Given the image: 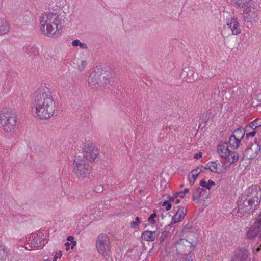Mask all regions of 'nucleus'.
<instances>
[{
	"instance_id": "nucleus-1",
	"label": "nucleus",
	"mask_w": 261,
	"mask_h": 261,
	"mask_svg": "<svg viewBox=\"0 0 261 261\" xmlns=\"http://www.w3.org/2000/svg\"><path fill=\"white\" fill-rule=\"evenodd\" d=\"M33 103L37 117L40 119H47L53 116L55 103L51 92L48 89H38L33 96Z\"/></svg>"
},
{
	"instance_id": "nucleus-2",
	"label": "nucleus",
	"mask_w": 261,
	"mask_h": 261,
	"mask_svg": "<svg viewBox=\"0 0 261 261\" xmlns=\"http://www.w3.org/2000/svg\"><path fill=\"white\" fill-rule=\"evenodd\" d=\"M0 122L7 132H13L17 123V114L12 108H4L0 114Z\"/></svg>"
},
{
	"instance_id": "nucleus-3",
	"label": "nucleus",
	"mask_w": 261,
	"mask_h": 261,
	"mask_svg": "<svg viewBox=\"0 0 261 261\" xmlns=\"http://www.w3.org/2000/svg\"><path fill=\"white\" fill-rule=\"evenodd\" d=\"M112 70L105 71L101 67H96L88 77V83L91 86H101L107 84L110 78L114 76Z\"/></svg>"
},
{
	"instance_id": "nucleus-4",
	"label": "nucleus",
	"mask_w": 261,
	"mask_h": 261,
	"mask_svg": "<svg viewBox=\"0 0 261 261\" xmlns=\"http://www.w3.org/2000/svg\"><path fill=\"white\" fill-rule=\"evenodd\" d=\"M57 14L53 12H48L42 14L40 19V28L42 32L47 36H53L55 34V28L54 25Z\"/></svg>"
},
{
	"instance_id": "nucleus-5",
	"label": "nucleus",
	"mask_w": 261,
	"mask_h": 261,
	"mask_svg": "<svg viewBox=\"0 0 261 261\" xmlns=\"http://www.w3.org/2000/svg\"><path fill=\"white\" fill-rule=\"evenodd\" d=\"M96 247L98 253L105 258L108 259L111 255L110 239L106 234H100L98 236L96 242Z\"/></svg>"
},
{
	"instance_id": "nucleus-6",
	"label": "nucleus",
	"mask_w": 261,
	"mask_h": 261,
	"mask_svg": "<svg viewBox=\"0 0 261 261\" xmlns=\"http://www.w3.org/2000/svg\"><path fill=\"white\" fill-rule=\"evenodd\" d=\"M73 165L74 172L78 177L84 178L91 171V167L89 164V162L82 156H75Z\"/></svg>"
},
{
	"instance_id": "nucleus-7",
	"label": "nucleus",
	"mask_w": 261,
	"mask_h": 261,
	"mask_svg": "<svg viewBox=\"0 0 261 261\" xmlns=\"http://www.w3.org/2000/svg\"><path fill=\"white\" fill-rule=\"evenodd\" d=\"M191 243L185 239H180L174 244V247L176 248L177 254L180 255L182 257L189 256L192 251Z\"/></svg>"
},
{
	"instance_id": "nucleus-8",
	"label": "nucleus",
	"mask_w": 261,
	"mask_h": 261,
	"mask_svg": "<svg viewBox=\"0 0 261 261\" xmlns=\"http://www.w3.org/2000/svg\"><path fill=\"white\" fill-rule=\"evenodd\" d=\"M83 151L84 154L82 157H84L86 161L90 162H94L99 153L97 147L92 143L85 145L83 147Z\"/></svg>"
},
{
	"instance_id": "nucleus-9",
	"label": "nucleus",
	"mask_w": 261,
	"mask_h": 261,
	"mask_svg": "<svg viewBox=\"0 0 261 261\" xmlns=\"http://www.w3.org/2000/svg\"><path fill=\"white\" fill-rule=\"evenodd\" d=\"M261 146L256 141L250 143L248 146L243 151V157L249 160L255 158L260 151Z\"/></svg>"
},
{
	"instance_id": "nucleus-10",
	"label": "nucleus",
	"mask_w": 261,
	"mask_h": 261,
	"mask_svg": "<svg viewBox=\"0 0 261 261\" xmlns=\"http://www.w3.org/2000/svg\"><path fill=\"white\" fill-rule=\"evenodd\" d=\"M247 197L255 203V207L258 205L261 199V189L256 185L249 187L247 191Z\"/></svg>"
},
{
	"instance_id": "nucleus-11",
	"label": "nucleus",
	"mask_w": 261,
	"mask_h": 261,
	"mask_svg": "<svg viewBox=\"0 0 261 261\" xmlns=\"http://www.w3.org/2000/svg\"><path fill=\"white\" fill-rule=\"evenodd\" d=\"M261 226V212L258 217L255 220L254 223L251 226L247 232V237L248 239H251L254 238L260 231Z\"/></svg>"
},
{
	"instance_id": "nucleus-12",
	"label": "nucleus",
	"mask_w": 261,
	"mask_h": 261,
	"mask_svg": "<svg viewBox=\"0 0 261 261\" xmlns=\"http://www.w3.org/2000/svg\"><path fill=\"white\" fill-rule=\"evenodd\" d=\"M203 96L206 95L207 97H211V98L216 99L219 97L221 91L219 86H217L216 82H213L208 88H206L203 92Z\"/></svg>"
},
{
	"instance_id": "nucleus-13",
	"label": "nucleus",
	"mask_w": 261,
	"mask_h": 261,
	"mask_svg": "<svg viewBox=\"0 0 261 261\" xmlns=\"http://www.w3.org/2000/svg\"><path fill=\"white\" fill-rule=\"evenodd\" d=\"M255 206V203L251 200V199L247 198L243 200L242 203H240L238 205L237 213L244 215L249 213L252 209L253 205Z\"/></svg>"
},
{
	"instance_id": "nucleus-14",
	"label": "nucleus",
	"mask_w": 261,
	"mask_h": 261,
	"mask_svg": "<svg viewBox=\"0 0 261 261\" xmlns=\"http://www.w3.org/2000/svg\"><path fill=\"white\" fill-rule=\"evenodd\" d=\"M177 208L178 209L176 211L175 214L172 217L171 224H169L168 226H166V228L168 227H171L172 224L179 222L185 218L187 212V209L182 206H178Z\"/></svg>"
},
{
	"instance_id": "nucleus-15",
	"label": "nucleus",
	"mask_w": 261,
	"mask_h": 261,
	"mask_svg": "<svg viewBox=\"0 0 261 261\" xmlns=\"http://www.w3.org/2000/svg\"><path fill=\"white\" fill-rule=\"evenodd\" d=\"M226 24L231 29L233 35H237L241 33V28L237 17L231 16L227 18Z\"/></svg>"
},
{
	"instance_id": "nucleus-16",
	"label": "nucleus",
	"mask_w": 261,
	"mask_h": 261,
	"mask_svg": "<svg viewBox=\"0 0 261 261\" xmlns=\"http://www.w3.org/2000/svg\"><path fill=\"white\" fill-rule=\"evenodd\" d=\"M243 20L247 22H256L259 19V16L257 10L255 8H252L247 11L243 14Z\"/></svg>"
},
{
	"instance_id": "nucleus-17",
	"label": "nucleus",
	"mask_w": 261,
	"mask_h": 261,
	"mask_svg": "<svg viewBox=\"0 0 261 261\" xmlns=\"http://www.w3.org/2000/svg\"><path fill=\"white\" fill-rule=\"evenodd\" d=\"M217 152L221 158H226L230 156L231 151L228 149L227 142L217 146Z\"/></svg>"
},
{
	"instance_id": "nucleus-18",
	"label": "nucleus",
	"mask_w": 261,
	"mask_h": 261,
	"mask_svg": "<svg viewBox=\"0 0 261 261\" xmlns=\"http://www.w3.org/2000/svg\"><path fill=\"white\" fill-rule=\"evenodd\" d=\"M248 257V251L245 248H241L231 258V261H246Z\"/></svg>"
},
{
	"instance_id": "nucleus-19",
	"label": "nucleus",
	"mask_w": 261,
	"mask_h": 261,
	"mask_svg": "<svg viewBox=\"0 0 261 261\" xmlns=\"http://www.w3.org/2000/svg\"><path fill=\"white\" fill-rule=\"evenodd\" d=\"M249 124L251 125L253 129L252 132L246 133V137L247 138L255 136L257 132L259 130L260 128H261V124L258 123L257 119H255L253 121H251L250 123H249Z\"/></svg>"
},
{
	"instance_id": "nucleus-20",
	"label": "nucleus",
	"mask_w": 261,
	"mask_h": 261,
	"mask_svg": "<svg viewBox=\"0 0 261 261\" xmlns=\"http://www.w3.org/2000/svg\"><path fill=\"white\" fill-rule=\"evenodd\" d=\"M158 235L159 233L156 231H151L147 230L142 233L141 238L145 241H153Z\"/></svg>"
},
{
	"instance_id": "nucleus-21",
	"label": "nucleus",
	"mask_w": 261,
	"mask_h": 261,
	"mask_svg": "<svg viewBox=\"0 0 261 261\" xmlns=\"http://www.w3.org/2000/svg\"><path fill=\"white\" fill-rule=\"evenodd\" d=\"M44 245V239L40 238L39 236H36L31 240L29 246L31 248H39L42 247Z\"/></svg>"
},
{
	"instance_id": "nucleus-22",
	"label": "nucleus",
	"mask_w": 261,
	"mask_h": 261,
	"mask_svg": "<svg viewBox=\"0 0 261 261\" xmlns=\"http://www.w3.org/2000/svg\"><path fill=\"white\" fill-rule=\"evenodd\" d=\"M25 53L29 56H37L39 55V49L35 45H30L23 48Z\"/></svg>"
},
{
	"instance_id": "nucleus-23",
	"label": "nucleus",
	"mask_w": 261,
	"mask_h": 261,
	"mask_svg": "<svg viewBox=\"0 0 261 261\" xmlns=\"http://www.w3.org/2000/svg\"><path fill=\"white\" fill-rule=\"evenodd\" d=\"M232 82V79H227L220 83V84L219 86L221 91V93H223V92L226 93L227 90H229V91L230 93V89H229V88Z\"/></svg>"
},
{
	"instance_id": "nucleus-24",
	"label": "nucleus",
	"mask_w": 261,
	"mask_h": 261,
	"mask_svg": "<svg viewBox=\"0 0 261 261\" xmlns=\"http://www.w3.org/2000/svg\"><path fill=\"white\" fill-rule=\"evenodd\" d=\"M232 4L234 5L235 7L243 8L245 7H248L250 4L251 0H231Z\"/></svg>"
},
{
	"instance_id": "nucleus-25",
	"label": "nucleus",
	"mask_w": 261,
	"mask_h": 261,
	"mask_svg": "<svg viewBox=\"0 0 261 261\" xmlns=\"http://www.w3.org/2000/svg\"><path fill=\"white\" fill-rule=\"evenodd\" d=\"M241 141V140L231 135L229 137L228 143L232 149H236L239 146Z\"/></svg>"
},
{
	"instance_id": "nucleus-26",
	"label": "nucleus",
	"mask_w": 261,
	"mask_h": 261,
	"mask_svg": "<svg viewBox=\"0 0 261 261\" xmlns=\"http://www.w3.org/2000/svg\"><path fill=\"white\" fill-rule=\"evenodd\" d=\"M9 30V25L5 19L0 18V35L6 34Z\"/></svg>"
},
{
	"instance_id": "nucleus-27",
	"label": "nucleus",
	"mask_w": 261,
	"mask_h": 261,
	"mask_svg": "<svg viewBox=\"0 0 261 261\" xmlns=\"http://www.w3.org/2000/svg\"><path fill=\"white\" fill-rule=\"evenodd\" d=\"M245 134L243 127H240L239 128L234 129L232 132V135L242 140Z\"/></svg>"
},
{
	"instance_id": "nucleus-28",
	"label": "nucleus",
	"mask_w": 261,
	"mask_h": 261,
	"mask_svg": "<svg viewBox=\"0 0 261 261\" xmlns=\"http://www.w3.org/2000/svg\"><path fill=\"white\" fill-rule=\"evenodd\" d=\"M55 23L53 24L54 28H55V33L56 32L57 30H60L63 27V24L64 23V19L62 18H60L57 15V18L56 19V21H54Z\"/></svg>"
},
{
	"instance_id": "nucleus-29",
	"label": "nucleus",
	"mask_w": 261,
	"mask_h": 261,
	"mask_svg": "<svg viewBox=\"0 0 261 261\" xmlns=\"http://www.w3.org/2000/svg\"><path fill=\"white\" fill-rule=\"evenodd\" d=\"M199 184L202 188H205L206 189L210 190L212 186L215 185V182L211 179H209L207 182L205 181L204 180H201Z\"/></svg>"
},
{
	"instance_id": "nucleus-30",
	"label": "nucleus",
	"mask_w": 261,
	"mask_h": 261,
	"mask_svg": "<svg viewBox=\"0 0 261 261\" xmlns=\"http://www.w3.org/2000/svg\"><path fill=\"white\" fill-rule=\"evenodd\" d=\"M204 191L202 188L197 187L196 188L193 193V200L195 201L196 200H199L200 197L201 196L202 192Z\"/></svg>"
},
{
	"instance_id": "nucleus-31",
	"label": "nucleus",
	"mask_w": 261,
	"mask_h": 261,
	"mask_svg": "<svg viewBox=\"0 0 261 261\" xmlns=\"http://www.w3.org/2000/svg\"><path fill=\"white\" fill-rule=\"evenodd\" d=\"M227 159H228V161L230 164H232L238 161L239 159V154L236 151H231L230 156Z\"/></svg>"
},
{
	"instance_id": "nucleus-32",
	"label": "nucleus",
	"mask_w": 261,
	"mask_h": 261,
	"mask_svg": "<svg viewBox=\"0 0 261 261\" xmlns=\"http://www.w3.org/2000/svg\"><path fill=\"white\" fill-rule=\"evenodd\" d=\"M193 223L192 222H189L182 228V232L183 233H187L189 232L192 231L193 228Z\"/></svg>"
},
{
	"instance_id": "nucleus-33",
	"label": "nucleus",
	"mask_w": 261,
	"mask_h": 261,
	"mask_svg": "<svg viewBox=\"0 0 261 261\" xmlns=\"http://www.w3.org/2000/svg\"><path fill=\"white\" fill-rule=\"evenodd\" d=\"M169 234L168 231H164L162 232L161 236L159 238L160 243L162 244Z\"/></svg>"
},
{
	"instance_id": "nucleus-34",
	"label": "nucleus",
	"mask_w": 261,
	"mask_h": 261,
	"mask_svg": "<svg viewBox=\"0 0 261 261\" xmlns=\"http://www.w3.org/2000/svg\"><path fill=\"white\" fill-rule=\"evenodd\" d=\"M199 174V172L198 173H195V174H191L192 177H190V174L189 175L188 177V180L189 181V183L191 185H192L194 184V183L195 182L196 179L198 177Z\"/></svg>"
},
{
	"instance_id": "nucleus-35",
	"label": "nucleus",
	"mask_w": 261,
	"mask_h": 261,
	"mask_svg": "<svg viewBox=\"0 0 261 261\" xmlns=\"http://www.w3.org/2000/svg\"><path fill=\"white\" fill-rule=\"evenodd\" d=\"M171 202L172 201H170V198L168 200H166L164 201L162 203V206L165 207V208L167 211H169L171 208L172 205H171Z\"/></svg>"
},
{
	"instance_id": "nucleus-36",
	"label": "nucleus",
	"mask_w": 261,
	"mask_h": 261,
	"mask_svg": "<svg viewBox=\"0 0 261 261\" xmlns=\"http://www.w3.org/2000/svg\"><path fill=\"white\" fill-rule=\"evenodd\" d=\"M156 217V213L154 211L153 213H152L150 216L148 218V221L149 223L151 224H153L155 223V220L154 218Z\"/></svg>"
},
{
	"instance_id": "nucleus-37",
	"label": "nucleus",
	"mask_w": 261,
	"mask_h": 261,
	"mask_svg": "<svg viewBox=\"0 0 261 261\" xmlns=\"http://www.w3.org/2000/svg\"><path fill=\"white\" fill-rule=\"evenodd\" d=\"M7 257L5 250L2 246L0 245V261H3L4 258Z\"/></svg>"
},
{
	"instance_id": "nucleus-38",
	"label": "nucleus",
	"mask_w": 261,
	"mask_h": 261,
	"mask_svg": "<svg viewBox=\"0 0 261 261\" xmlns=\"http://www.w3.org/2000/svg\"><path fill=\"white\" fill-rule=\"evenodd\" d=\"M175 261H193V260L191 259V256H187L186 257L177 258Z\"/></svg>"
},
{
	"instance_id": "nucleus-39",
	"label": "nucleus",
	"mask_w": 261,
	"mask_h": 261,
	"mask_svg": "<svg viewBox=\"0 0 261 261\" xmlns=\"http://www.w3.org/2000/svg\"><path fill=\"white\" fill-rule=\"evenodd\" d=\"M243 129L245 131V134H246L247 133L252 132L253 130V128L249 123L244 128H243Z\"/></svg>"
},
{
	"instance_id": "nucleus-40",
	"label": "nucleus",
	"mask_w": 261,
	"mask_h": 261,
	"mask_svg": "<svg viewBox=\"0 0 261 261\" xmlns=\"http://www.w3.org/2000/svg\"><path fill=\"white\" fill-rule=\"evenodd\" d=\"M180 194H179V192H176L172 197L170 196H168V198H170V201H174L175 199H176L177 197H179Z\"/></svg>"
},
{
	"instance_id": "nucleus-41",
	"label": "nucleus",
	"mask_w": 261,
	"mask_h": 261,
	"mask_svg": "<svg viewBox=\"0 0 261 261\" xmlns=\"http://www.w3.org/2000/svg\"><path fill=\"white\" fill-rule=\"evenodd\" d=\"M189 192V190L187 188H185L184 191H179V194H180V195H179V197L183 198H184L185 195L187 194Z\"/></svg>"
},
{
	"instance_id": "nucleus-42",
	"label": "nucleus",
	"mask_w": 261,
	"mask_h": 261,
	"mask_svg": "<svg viewBox=\"0 0 261 261\" xmlns=\"http://www.w3.org/2000/svg\"><path fill=\"white\" fill-rule=\"evenodd\" d=\"M62 252L61 251L56 252L55 255L53 257V261H57V259L58 258H61V257L62 256Z\"/></svg>"
},
{
	"instance_id": "nucleus-43",
	"label": "nucleus",
	"mask_w": 261,
	"mask_h": 261,
	"mask_svg": "<svg viewBox=\"0 0 261 261\" xmlns=\"http://www.w3.org/2000/svg\"><path fill=\"white\" fill-rule=\"evenodd\" d=\"M211 163H215V162L213 161H211L208 162L205 167L201 166V168H204L205 170H211Z\"/></svg>"
},
{
	"instance_id": "nucleus-44",
	"label": "nucleus",
	"mask_w": 261,
	"mask_h": 261,
	"mask_svg": "<svg viewBox=\"0 0 261 261\" xmlns=\"http://www.w3.org/2000/svg\"><path fill=\"white\" fill-rule=\"evenodd\" d=\"M211 172L219 174L220 173L217 171V164L215 165H211Z\"/></svg>"
},
{
	"instance_id": "nucleus-45",
	"label": "nucleus",
	"mask_w": 261,
	"mask_h": 261,
	"mask_svg": "<svg viewBox=\"0 0 261 261\" xmlns=\"http://www.w3.org/2000/svg\"><path fill=\"white\" fill-rule=\"evenodd\" d=\"M139 224L137 223V222L132 221L130 223V227L133 229H137L138 228Z\"/></svg>"
},
{
	"instance_id": "nucleus-46",
	"label": "nucleus",
	"mask_w": 261,
	"mask_h": 261,
	"mask_svg": "<svg viewBox=\"0 0 261 261\" xmlns=\"http://www.w3.org/2000/svg\"><path fill=\"white\" fill-rule=\"evenodd\" d=\"M80 41L79 40H75L72 42V45L74 47L79 46Z\"/></svg>"
},
{
	"instance_id": "nucleus-47",
	"label": "nucleus",
	"mask_w": 261,
	"mask_h": 261,
	"mask_svg": "<svg viewBox=\"0 0 261 261\" xmlns=\"http://www.w3.org/2000/svg\"><path fill=\"white\" fill-rule=\"evenodd\" d=\"M202 152H199L194 154V158L198 160V159H199L200 158H201L202 157Z\"/></svg>"
},
{
	"instance_id": "nucleus-48",
	"label": "nucleus",
	"mask_w": 261,
	"mask_h": 261,
	"mask_svg": "<svg viewBox=\"0 0 261 261\" xmlns=\"http://www.w3.org/2000/svg\"><path fill=\"white\" fill-rule=\"evenodd\" d=\"M79 46L81 49H87L88 48L87 45L85 43H82L81 42H80Z\"/></svg>"
},
{
	"instance_id": "nucleus-49",
	"label": "nucleus",
	"mask_w": 261,
	"mask_h": 261,
	"mask_svg": "<svg viewBox=\"0 0 261 261\" xmlns=\"http://www.w3.org/2000/svg\"><path fill=\"white\" fill-rule=\"evenodd\" d=\"M200 167H197V168L192 170L189 174H195V173H198V170L199 169Z\"/></svg>"
},
{
	"instance_id": "nucleus-50",
	"label": "nucleus",
	"mask_w": 261,
	"mask_h": 261,
	"mask_svg": "<svg viewBox=\"0 0 261 261\" xmlns=\"http://www.w3.org/2000/svg\"><path fill=\"white\" fill-rule=\"evenodd\" d=\"M95 191L97 193L101 192L103 191V187H101V186H99L96 188Z\"/></svg>"
},
{
	"instance_id": "nucleus-51",
	"label": "nucleus",
	"mask_w": 261,
	"mask_h": 261,
	"mask_svg": "<svg viewBox=\"0 0 261 261\" xmlns=\"http://www.w3.org/2000/svg\"><path fill=\"white\" fill-rule=\"evenodd\" d=\"M70 244H71L70 245H71V248L72 249L74 246L76 245V242L74 240H72Z\"/></svg>"
},
{
	"instance_id": "nucleus-52",
	"label": "nucleus",
	"mask_w": 261,
	"mask_h": 261,
	"mask_svg": "<svg viewBox=\"0 0 261 261\" xmlns=\"http://www.w3.org/2000/svg\"><path fill=\"white\" fill-rule=\"evenodd\" d=\"M70 245H71V244H70V243H69V242H66V243H65V246H66V249L67 250H69V246H70Z\"/></svg>"
},
{
	"instance_id": "nucleus-53",
	"label": "nucleus",
	"mask_w": 261,
	"mask_h": 261,
	"mask_svg": "<svg viewBox=\"0 0 261 261\" xmlns=\"http://www.w3.org/2000/svg\"><path fill=\"white\" fill-rule=\"evenodd\" d=\"M135 222H137V223L140 224L141 223V221H140V219L139 217H136L135 218Z\"/></svg>"
},
{
	"instance_id": "nucleus-54",
	"label": "nucleus",
	"mask_w": 261,
	"mask_h": 261,
	"mask_svg": "<svg viewBox=\"0 0 261 261\" xmlns=\"http://www.w3.org/2000/svg\"><path fill=\"white\" fill-rule=\"evenodd\" d=\"M67 241H72V240H74V237L71 236H69L67 238Z\"/></svg>"
},
{
	"instance_id": "nucleus-55",
	"label": "nucleus",
	"mask_w": 261,
	"mask_h": 261,
	"mask_svg": "<svg viewBox=\"0 0 261 261\" xmlns=\"http://www.w3.org/2000/svg\"><path fill=\"white\" fill-rule=\"evenodd\" d=\"M199 167H200V168H199V171L198 172H199V173H202V172H204V168H201V166H199Z\"/></svg>"
},
{
	"instance_id": "nucleus-56",
	"label": "nucleus",
	"mask_w": 261,
	"mask_h": 261,
	"mask_svg": "<svg viewBox=\"0 0 261 261\" xmlns=\"http://www.w3.org/2000/svg\"><path fill=\"white\" fill-rule=\"evenodd\" d=\"M261 250V245H260L259 247H257L256 249H255V251L256 252H259Z\"/></svg>"
},
{
	"instance_id": "nucleus-57",
	"label": "nucleus",
	"mask_w": 261,
	"mask_h": 261,
	"mask_svg": "<svg viewBox=\"0 0 261 261\" xmlns=\"http://www.w3.org/2000/svg\"><path fill=\"white\" fill-rule=\"evenodd\" d=\"M82 66H83V68H84V67L86 66V61H82Z\"/></svg>"
},
{
	"instance_id": "nucleus-58",
	"label": "nucleus",
	"mask_w": 261,
	"mask_h": 261,
	"mask_svg": "<svg viewBox=\"0 0 261 261\" xmlns=\"http://www.w3.org/2000/svg\"><path fill=\"white\" fill-rule=\"evenodd\" d=\"M180 200L179 199H176V200L175 201V203L176 204H178L179 202H180Z\"/></svg>"
},
{
	"instance_id": "nucleus-59",
	"label": "nucleus",
	"mask_w": 261,
	"mask_h": 261,
	"mask_svg": "<svg viewBox=\"0 0 261 261\" xmlns=\"http://www.w3.org/2000/svg\"><path fill=\"white\" fill-rule=\"evenodd\" d=\"M192 71H189V72L187 73V75H189L192 74Z\"/></svg>"
},
{
	"instance_id": "nucleus-60",
	"label": "nucleus",
	"mask_w": 261,
	"mask_h": 261,
	"mask_svg": "<svg viewBox=\"0 0 261 261\" xmlns=\"http://www.w3.org/2000/svg\"><path fill=\"white\" fill-rule=\"evenodd\" d=\"M214 162H215V163H211V164H212V165H216V164H217L216 161H214Z\"/></svg>"
},
{
	"instance_id": "nucleus-61",
	"label": "nucleus",
	"mask_w": 261,
	"mask_h": 261,
	"mask_svg": "<svg viewBox=\"0 0 261 261\" xmlns=\"http://www.w3.org/2000/svg\"><path fill=\"white\" fill-rule=\"evenodd\" d=\"M222 167L224 168V169H226V167L224 165H223Z\"/></svg>"
},
{
	"instance_id": "nucleus-62",
	"label": "nucleus",
	"mask_w": 261,
	"mask_h": 261,
	"mask_svg": "<svg viewBox=\"0 0 261 261\" xmlns=\"http://www.w3.org/2000/svg\"><path fill=\"white\" fill-rule=\"evenodd\" d=\"M161 218H162V219H163V218H164V215H163V214H162V215H161Z\"/></svg>"
},
{
	"instance_id": "nucleus-63",
	"label": "nucleus",
	"mask_w": 261,
	"mask_h": 261,
	"mask_svg": "<svg viewBox=\"0 0 261 261\" xmlns=\"http://www.w3.org/2000/svg\"><path fill=\"white\" fill-rule=\"evenodd\" d=\"M25 248H26L27 249H28V250H30V249L28 248V247H25Z\"/></svg>"
}]
</instances>
